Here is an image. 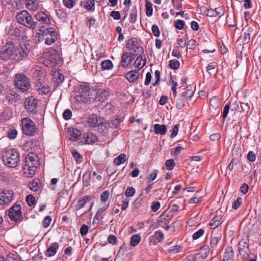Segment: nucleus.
<instances>
[{"label": "nucleus", "instance_id": "nucleus-1", "mask_svg": "<svg viewBox=\"0 0 261 261\" xmlns=\"http://www.w3.org/2000/svg\"><path fill=\"white\" fill-rule=\"evenodd\" d=\"M24 51L20 48H16L10 41L4 45L0 50V58L4 60H11L19 61L22 60Z\"/></svg>", "mask_w": 261, "mask_h": 261}, {"label": "nucleus", "instance_id": "nucleus-2", "mask_svg": "<svg viewBox=\"0 0 261 261\" xmlns=\"http://www.w3.org/2000/svg\"><path fill=\"white\" fill-rule=\"evenodd\" d=\"M59 53L55 49H50L43 53L42 56L39 57L38 61L49 67H53L59 63L60 60Z\"/></svg>", "mask_w": 261, "mask_h": 261}, {"label": "nucleus", "instance_id": "nucleus-3", "mask_svg": "<svg viewBox=\"0 0 261 261\" xmlns=\"http://www.w3.org/2000/svg\"><path fill=\"white\" fill-rule=\"evenodd\" d=\"M46 74L44 70L37 69L34 72V78L35 79V90L39 94H46L49 91V87L45 83Z\"/></svg>", "mask_w": 261, "mask_h": 261}, {"label": "nucleus", "instance_id": "nucleus-4", "mask_svg": "<svg viewBox=\"0 0 261 261\" xmlns=\"http://www.w3.org/2000/svg\"><path fill=\"white\" fill-rule=\"evenodd\" d=\"M45 36V43L47 45H51L54 43L58 39L57 33L53 28L44 29L39 30V32L36 34L35 39L36 43L41 42L43 37Z\"/></svg>", "mask_w": 261, "mask_h": 261}, {"label": "nucleus", "instance_id": "nucleus-5", "mask_svg": "<svg viewBox=\"0 0 261 261\" xmlns=\"http://www.w3.org/2000/svg\"><path fill=\"white\" fill-rule=\"evenodd\" d=\"M3 162L9 167H15L19 161V153L14 149H5L3 153Z\"/></svg>", "mask_w": 261, "mask_h": 261}, {"label": "nucleus", "instance_id": "nucleus-6", "mask_svg": "<svg viewBox=\"0 0 261 261\" xmlns=\"http://www.w3.org/2000/svg\"><path fill=\"white\" fill-rule=\"evenodd\" d=\"M15 86L22 92L28 91L31 87L29 79L22 73H17L15 75Z\"/></svg>", "mask_w": 261, "mask_h": 261}, {"label": "nucleus", "instance_id": "nucleus-7", "mask_svg": "<svg viewBox=\"0 0 261 261\" xmlns=\"http://www.w3.org/2000/svg\"><path fill=\"white\" fill-rule=\"evenodd\" d=\"M18 22L24 26L32 29L33 27V19L31 15L27 11H22L16 15Z\"/></svg>", "mask_w": 261, "mask_h": 261}, {"label": "nucleus", "instance_id": "nucleus-8", "mask_svg": "<svg viewBox=\"0 0 261 261\" xmlns=\"http://www.w3.org/2000/svg\"><path fill=\"white\" fill-rule=\"evenodd\" d=\"M209 251V247L204 246L199 250L198 252L192 256H189L183 261H202L207 256Z\"/></svg>", "mask_w": 261, "mask_h": 261}, {"label": "nucleus", "instance_id": "nucleus-9", "mask_svg": "<svg viewBox=\"0 0 261 261\" xmlns=\"http://www.w3.org/2000/svg\"><path fill=\"white\" fill-rule=\"evenodd\" d=\"M85 121L89 126L94 127L105 123L106 120L103 117L92 114L86 118Z\"/></svg>", "mask_w": 261, "mask_h": 261}, {"label": "nucleus", "instance_id": "nucleus-10", "mask_svg": "<svg viewBox=\"0 0 261 261\" xmlns=\"http://www.w3.org/2000/svg\"><path fill=\"white\" fill-rule=\"evenodd\" d=\"M33 153L30 152L25 158V164L23 168V174L25 177H32Z\"/></svg>", "mask_w": 261, "mask_h": 261}, {"label": "nucleus", "instance_id": "nucleus-11", "mask_svg": "<svg viewBox=\"0 0 261 261\" xmlns=\"http://www.w3.org/2000/svg\"><path fill=\"white\" fill-rule=\"evenodd\" d=\"M23 134L26 136H33V121L28 117L21 120Z\"/></svg>", "mask_w": 261, "mask_h": 261}, {"label": "nucleus", "instance_id": "nucleus-12", "mask_svg": "<svg viewBox=\"0 0 261 261\" xmlns=\"http://www.w3.org/2000/svg\"><path fill=\"white\" fill-rule=\"evenodd\" d=\"M13 195L14 192L12 190H3L2 192H0V204H8L12 201Z\"/></svg>", "mask_w": 261, "mask_h": 261}, {"label": "nucleus", "instance_id": "nucleus-13", "mask_svg": "<svg viewBox=\"0 0 261 261\" xmlns=\"http://www.w3.org/2000/svg\"><path fill=\"white\" fill-rule=\"evenodd\" d=\"M126 47L129 50H132L131 53H136L137 56L141 54L144 51L143 47L138 45L137 42L135 38H132L127 40Z\"/></svg>", "mask_w": 261, "mask_h": 261}, {"label": "nucleus", "instance_id": "nucleus-14", "mask_svg": "<svg viewBox=\"0 0 261 261\" xmlns=\"http://www.w3.org/2000/svg\"><path fill=\"white\" fill-rule=\"evenodd\" d=\"M10 219L14 221L18 220L21 216V207L18 204H14L8 211Z\"/></svg>", "mask_w": 261, "mask_h": 261}, {"label": "nucleus", "instance_id": "nucleus-15", "mask_svg": "<svg viewBox=\"0 0 261 261\" xmlns=\"http://www.w3.org/2000/svg\"><path fill=\"white\" fill-rule=\"evenodd\" d=\"M240 254L244 259H247L249 257V245L247 240H241L238 244Z\"/></svg>", "mask_w": 261, "mask_h": 261}, {"label": "nucleus", "instance_id": "nucleus-16", "mask_svg": "<svg viewBox=\"0 0 261 261\" xmlns=\"http://www.w3.org/2000/svg\"><path fill=\"white\" fill-rule=\"evenodd\" d=\"M136 56V53H124L121 57L120 65L124 68L127 67Z\"/></svg>", "mask_w": 261, "mask_h": 261}, {"label": "nucleus", "instance_id": "nucleus-17", "mask_svg": "<svg viewBox=\"0 0 261 261\" xmlns=\"http://www.w3.org/2000/svg\"><path fill=\"white\" fill-rule=\"evenodd\" d=\"M6 99L11 104H13L21 100L20 95L14 90H10L6 95Z\"/></svg>", "mask_w": 261, "mask_h": 261}, {"label": "nucleus", "instance_id": "nucleus-18", "mask_svg": "<svg viewBox=\"0 0 261 261\" xmlns=\"http://www.w3.org/2000/svg\"><path fill=\"white\" fill-rule=\"evenodd\" d=\"M223 261H234V251L232 247L228 246L225 248Z\"/></svg>", "mask_w": 261, "mask_h": 261}, {"label": "nucleus", "instance_id": "nucleus-19", "mask_svg": "<svg viewBox=\"0 0 261 261\" xmlns=\"http://www.w3.org/2000/svg\"><path fill=\"white\" fill-rule=\"evenodd\" d=\"M93 198L92 195H85L80 198L78 200V203L76 205V210H79L83 208L85 204L90 201Z\"/></svg>", "mask_w": 261, "mask_h": 261}, {"label": "nucleus", "instance_id": "nucleus-20", "mask_svg": "<svg viewBox=\"0 0 261 261\" xmlns=\"http://www.w3.org/2000/svg\"><path fill=\"white\" fill-rule=\"evenodd\" d=\"M59 247L58 243L55 242L51 244L45 252V255L48 257L54 256L57 251Z\"/></svg>", "mask_w": 261, "mask_h": 261}, {"label": "nucleus", "instance_id": "nucleus-21", "mask_svg": "<svg viewBox=\"0 0 261 261\" xmlns=\"http://www.w3.org/2000/svg\"><path fill=\"white\" fill-rule=\"evenodd\" d=\"M125 78L130 82H134L139 79V73L137 70H132L125 74Z\"/></svg>", "mask_w": 261, "mask_h": 261}, {"label": "nucleus", "instance_id": "nucleus-22", "mask_svg": "<svg viewBox=\"0 0 261 261\" xmlns=\"http://www.w3.org/2000/svg\"><path fill=\"white\" fill-rule=\"evenodd\" d=\"M85 143L87 144H90L97 141V136L92 133H87L84 134Z\"/></svg>", "mask_w": 261, "mask_h": 261}, {"label": "nucleus", "instance_id": "nucleus-23", "mask_svg": "<svg viewBox=\"0 0 261 261\" xmlns=\"http://www.w3.org/2000/svg\"><path fill=\"white\" fill-rule=\"evenodd\" d=\"M146 63V59L144 57L140 55L139 56L134 63V65L138 69H141L143 68Z\"/></svg>", "mask_w": 261, "mask_h": 261}, {"label": "nucleus", "instance_id": "nucleus-24", "mask_svg": "<svg viewBox=\"0 0 261 261\" xmlns=\"http://www.w3.org/2000/svg\"><path fill=\"white\" fill-rule=\"evenodd\" d=\"M36 20L40 22L41 23L47 24L49 22V19L47 15L43 12L38 13L35 15Z\"/></svg>", "mask_w": 261, "mask_h": 261}, {"label": "nucleus", "instance_id": "nucleus-25", "mask_svg": "<svg viewBox=\"0 0 261 261\" xmlns=\"http://www.w3.org/2000/svg\"><path fill=\"white\" fill-rule=\"evenodd\" d=\"M153 126L156 134L164 135L167 133V128L165 125L155 124Z\"/></svg>", "mask_w": 261, "mask_h": 261}, {"label": "nucleus", "instance_id": "nucleus-26", "mask_svg": "<svg viewBox=\"0 0 261 261\" xmlns=\"http://www.w3.org/2000/svg\"><path fill=\"white\" fill-rule=\"evenodd\" d=\"M33 99L32 97L30 96L27 98L24 101V108L28 113H31L33 112Z\"/></svg>", "mask_w": 261, "mask_h": 261}, {"label": "nucleus", "instance_id": "nucleus-27", "mask_svg": "<svg viewBox=\"0 0 261 261\" xmlns=\"http://www.w3.org/2000/svg\"><path fill=\"white\" fill-rule=\"evenodd\" d=\"M240 165V160L237 158H234L231 160L230 163L228 164L227 169L232 171L233 169H238Z\"/></svg>", "mask_w": 261, "mask_h": 261}, {"label": "nucleus", "instance_id": "nucleus-28", "mask_svg": "<svg viewBox=\"0 0 261 261\" xmlns=\"http://www.w3.org/2000/svg\"><path fill=\"white\" fill-rule=\"evenodd\" d=\"M89 89V87L85 84H81L75 88V90L77 92L78 94H86L88 93Z\"/></svg>", "mask_w": 261, "mask_h": 261}, {"label": "nucleus", "instance_id": "nucleus-29", "mask_svg": "<svg viewBox=\"0 0 261 261\" xmlns=\"http://www.w3.org/2000/svg\"><path fill=\"white\" fill-rule=\"evenodd\" d=\"M126 160V155L124 153L120 154L118 156L114 159V163L116 165H119L124 163Z\"/></svg>", "mask_w": 261, "mask_h": 261}, {"label": "nucleus", "instance_id": "nucleus-30", "mask_svg": "<svg viewBox=\"0 0 261 261\" xmlns=\"http://www.w3.org/2000/svg\"><path fill=\"white\" fill-rule=\"evenodd\" d=\"M101 66L103 70H110L113 67V65L110 60H106L101 62Z\"/></svg>", "mask_w": 261, "mask_h": 261}, {"label": "nucleus", "instance_id": "nucleus-31", "mask_svg": "<svg viewBox=\"0 0 261 261\" xmlns=\"http://www.w3.org/2000/svg\"><path fill=\"white\" fill-rule=\"evenodd\" d=\"M141 241V237L139 234H135L132 236L130 244L132 246H137Z\"/></svg>", "mask_w": 261, "mask_h": 261}, {"label": "nucleus", "instance_id": "nucleus-32", "mask_svg": "<svg viewBox=\"0 0 261 261\" xmlns=\"http://www.w3.org/2000/svg\"><path fill=\"white\" fill-rule=\"evenodd\" d=\"M8 33L10 36L18 37L20 35V30L17 27H12L10 28Z\"/></svg>", "mask_w": 261, "mask_h": 261}, {"label": "nucleus", "instance_id": "nucleus-33", "mask_svg": "<svg viewBox=\"0 0 261 261\" xmlns=\"http://www.w3.org/2000/svg\"><path fill=\"white\" fill-rule=\"evenodd\" d=\"M88 95L87 93L85 94H77L75 96L76 100L79 102H82L83 103H86L88 101Z\"/></svg>", "mask_w": 261, "mask_h": 261}, {"label": "nucleus", "instance_id": "nucleus-34", "mask_svg": "<svg viewBox=\"0 0 261 261\" xmlns=\"http://www.w3.org/2000/svg\"><path fill=\"white\" fill-rule=\"evenodd\" d=\"M145 1L146 14L147 16H150L152 14V7L151 3L148 0Z\"/></svg>", "mask_w": 261, "mask_h": 261}, {"label": "nucleus", "instance_id": "nucleus-35", "mask_svg": "<svg viewBox=\"0 0 261 261\" xmlns=\"http://www.w3.org/2000/svg\"><path fill=\"white\" fill-rule=\"evenodd\" d=\"M71 139L73 141H77L80 137L81 136V132L80 130L77 129H73V130L71 133Z\"/></svg>", "mask_w": 261, "mask_h": 261}, {"label": "nucleus", "instance_id": "nucleus-36", "mask_svg": "<svg viewBox=\"0 0 261 261\" xmlns=\"http://www.w3.org/2000/svg\"><path fill=\"white\" fill-rule=\"evenodd\" d=\"M137 10L136 7H134L130 14L129 21L131 23H135L137 20Z\"/></svg>", "mask_w": 261, "mask_h": 261}, {"label": "nucleus", "instance_id": "nucleus-37", "mask_svg": "<svg viewBox=\"0 0 261 261\" xmlns=\"http://www.w3.org/2000/svg\"><path fill=\"white\" fill-rule=\"evenodd\" d=\"M182 247L180 246H172L169 247L167 251L169 253H176L181 250Z\"/></svg>", "mask_w": 261, "mask_h": 261}, {"label": "nucleus", "instance_id": "nucleus-38", "mask_svg": "<svg viewBox=\"0 0 261 261\" xmlns=\"http://www.w3.org/2000/svg\"><path fill=\"white\" fill-rule=\"evenodd\" d=\"M155 238L158 240L159 242H161L164 238V234L161 231H155L154 235L150 237L149 239L152 241Z\"/></svg>", "mask_w": 261, "mask_h": 261}, {"label": "nucleus", "instance_id": "nucleus-39", "mask_svg": "<svg viewBox=\"0 0 261 261\" xmlns=\"http://www.w3.org/2000/svg\"><path fill=\"white\" fill-rule=\"evenodd\" d=\"M221 237L220 236H217V237H213L211 240V242H210V247L211 249H215L216 246H217V245Z\"/></svg>", "mask_w": 261, "mask_h": 261}, {"label": "nucleus", "instance_id": "nucleus-40", "mask_svg": "<svg viewBox=\"0 0 261 261\" xmlns=\"http://www.w3.org/2000/svg\"><path fill=\"white\" fill-rule=\"evenodd\" d=\"M54 78L55 79V81L58 84V85L62 83L64 80V76L59 72L55 73L54 74Z\"/></svg>", "mask_w": 261, "mask_h": 261}, {"label": "nucleus", "instance_id": "nucleus-41", "mask_svg": "<svg viewBox=\"0 0 261 261\" xmlns=\"http://www.w3.org/2000/svg\"><path fill=\"white\" fill-rule=\"evenodd\" d=\"M250 31L249 30L244 31L243 32V43L246 44L249 42L250 39Z\"/></svg>", "mask_w": 261, "mask_h": 261}, {"label": "nucleus", "instance_id": "nucleus-42", "mask_svg": "<svg viewBox=\"0 0 261 261\" xmlns=\"http://www.w3.org/2000/svg\"><path fill=\"white\" fill-rule=\"evenodd\" d=\"M63 5L69 9L72 8L76 4L74 0H63Z\"/></svg>", "mask_w": 261, "mask_h": 261}, {"label": "nucleus", "instance_id": "nucleus-43", "mask_svg": "<svg viewBox=\"0 0 261 261\" xmlns=\"http://www.w3.org/2000/svg\"><path fill=\"white\" fill-rule=\"evenodd\" d=\"M185 100L182 96L177 99L176 107L177 109H181L185 106Z\"/></svg>", "mask_w": 261, "mask_h": 261}, {"label": "nucleus", "instance_id": "nucleus-44", "mask_svg": "<svg viewBox=\"0 0 261 261\" xmlns=\"http://www.w3.org/2000/svg\"><path fill=\"white\" fill-rule=\"evenodd\" d=\"M135 193L136 190L135 188L131 187H128L125 191V195L126 197H132L134 195Z\"/></svg>", "mask_w": 261, "mask_h": 261}, {"label": "nucleus", "instance_id": "nucleus-45", "mask_svg": "<svg viewBox=\"0 0 261 261\" xmlns=\"http://www.w3.org/2000/svg\"><path fill=\"white\" fill-rule=\"evenodd\" d=\"M72 154L76 162L80 163L82 161V156L76 150H72Z\"/></svg>", "mask_w": 261, "mask_h": 261}, {"label": "nucleus", "instance_id": "nucleus-46", "mask_svg": "<svg viewBox=\"0 0 261 261\" xmlns=\"http://www.w3.org/2000/svg\"><path fill=\"white\" fill-rule=\"evenodd\" d=\"M97 127H98V131L100 134L105 135V134L108 132V128L107 125L106 124V122H105V123H103L101 125H98V126H97Z\"/></svg>", "mask_w": 261, "mask_h": 261}, {"label": "nucleus", "instance_id": "nucleus-47", "mask_svg": "<svg viewBox=\"0 0 261 261\" xmlns=\"http://www.w3.org/2000/svg\"><path fill=\"white\" fill-rule=\"evenodd\" d=\"M175 162L172 159L168 160L166 161L165 166L168 170H172L175 166Z\"/></svg>", "mask_w": 261, "mask_h": 261}, {"label": "nucleus", "instance_id": "nucleus-48", "mask_svg": "<svg viewBox=\"0 0 261 261\" xmlns=\"http://www.w3.org/2000/svg\"><path fill=\"white\" fill-rule=\"evenodd\" d=\"M179 66V63L176 60H171L169 61V67L172 69H177Z\"/></svg>", "mask_w": 261, "mask_h": 261}, {"label": "nucleus", "instance_id": "nucleus-49", "mask_svg": "<svg viewBox=\"0 0 261 261\" xmlns=\"http://www.w3.org/2000/svg\"><path fill=\"white\" fill-rule=\"evenodd\" d=\"M85 7L88 10H94V0H88L87 1Z\"/></svg>", "mask_w": 261, "mask_h": 261}, {"label": "nucleus", "instance_id": "nucleus-50", "mask_svg": "<svg viewBox=\"0 0 261 261\" xmlns=\"http://www.w3.org/2000/svg\"><path fill=\"white\" fill-rule=\"evenodd\" d=\"M17 135V131L15 129H10L8 132V137L10 139H15Z\"/></svg>", "mask_w": 261, "mask_h": 261}, {"label": "nucleus", "instance_id": "nucleus-51", "mask_svg": "<svg viewBox=\"0 0 261 261\" xmlns=\"http://www.w3.org/2000/svg\"><path fill=\"white\" fill-rule=\"evenodd\" d=\"M193 91L192 90L188 89L182 95V97L185 99L190 98L193 95Z\"/></svg>", "mask_w": 261, "mask_h": 261}, {"label": "nucleus", "instance_id": "nucleus-52", "mask_svg": "<svg viewBox=\"0 0 261 261\" xmlns=\"http://www.w3.org/2000/svg\"><path fill=\"white\" fill-rule=\"evenodd\" d=\"M33 147V141L30 140V141H27L25 142L23 145V149L25 150L29 151L30 150H32Z\"/></svg>", "mask_w": 261, "mask_h": 261}, {"label": "nucleus", "instance_id": "nucleus-53", "mask_svg": "<svg viewBox=\"0 0 261 261\" xmlns=\"http://www.w3.org/2000/svg\"><path fill=\"white\" fill-rule=\"evenodd\" d=\"M185 25V22L182 20H177L174 22V27L178 30H182Z\"/></svg>", "mask_w": 261, "mask_h": 261}, {"label": "nucleus", "instance_id": "nucleus-54", "mask_svg": "<svg viewBox=\"0 0 261 261\" xmlns=\"http://www.w3.org/2000/svg\"><path fill=\"white\" fill-rule=\"evenodd\" d=\"M97 94L101 98H107L109 96V92L106 89H99L97 92Z\"/></svg>", "mask_w": 261, "mask_h": 261}, {"label": "nucleus", "instance_id": "nucleus-55", "mask_svg": "<svg viewBox=\"0 0 261 261\" xmlns=\"http://www.w3.org/2000/svg\"><path fill=\"white\" fill-rule=\"evenodd\" d=\"M151 31L155 37H159L160 35V31L159 27L156 24H153L151 27Z\"/></svg>", "mask_w": 261, "mask_h": 261}, {"label": "nucleus", "instance_id": "nucleus-56", "mask_svg": "<svg viewBox=\"0 0 261 261\" xmlns=\"http://www.w3.org/2000/svg\"><path fill=\"white\" fill-rule=\"evenodd\" d=\"M242 199L241 197H238V198L234 200L232 204V207L233 209H237L242 203Z\"/></svg>", "mask_w": 261, "mask_h": 261}, {"label": "nucleus", "instance_id": "nucleus-57", "mask_svg": "<svg viewBox=\"0 0 261 261\" xmlns=\"http://www.w3.org/2000/svg\"><path fill=\"white\" fill-rule=\"evenodd\" d=\"M110 193L109 191L103 192L100 195V199L102 202H106L109 198Z\"/></svg>", "mask_w": 261, "mask_h": 261}, {"label": "nucleus", "instance_id": "nucleus-58", "mask_svg": "<svg viewBox=\"0 0 261 261\" xmlns=\"http://www.w3.org/2000/svg\"><path fill=\"white\" fill-rule=\"evenodd\" d=\"M204 233V230L202 229H199L197 231L193 234V240H197L201 237Z\"/></svg>", "mask_w": 261, "mask_h": 261}, {"label": "nucleus", "instance_id": "nucleus-59", "mask_svg": "<svg viewBox=\"0 0 261 261\" xmlns=\"http://www.w3.org/2000/svg\"><path fill=\"white\" fill-rule=\"evenodd\" d=\"M231 102V101H230L224 108L222 117L224 118H226L228 115Z\"/></svg>", "mask_w": 261, "mask_h": 261}, {"label": "nucleus", "instance_id": "nucleus-60", "mask_svg": "<svg viewBox=\"0 0 261 261\" xmlns=\"http://www.w3.org/2000/svg\"><path fill=\"white\" fill-rule=\"evenodd\" d=\"M7 261H22L14 254H8L6 258Z\"/></svg>", "mask_w": 261, "mask_h": 261}, {"label": "nucleus", "instance_id": "nucleus-61", "mask_svg": "<svg viewBox=\"0 0 261 261\" xmlns=\"http://www.w3.org/2000/svg\"><path fill=\"white\" fill-rule=\"evenodd\" d=\"M71 116H72V112L69 109H67V110H65L63 114V117L65 120H69V119L71 118Z\"/></svg>", "mask_w": 261, "mask_h": 261}, {"label": "nucleus", "instance_id": "nucleus-62", "mask_svg": "<svg viewBox=\"0 0 261 261\" xmlns=\"http://www.w3.org/2000/svg\"><path fill=\"white\" fill-rule=\"evenodd\" d=\"M214 11L216 16H219L220 17L224 14L223 9L221 7L215 8Z\"/></svg>", "mask_w": 261, "mask_h": 261}, {"label": "nucleus", "instance_id": "nucleus-63", "mask_svg": "<svg viewBox=\"0 0 261 261\" xmlns=\"http://www.w3.org/2000/svg\"><path fill=\"white\" fill-rule=\"evenodd\" d=\"M89 228L87 225L86 224H83L82 225L80 229V233L82 236H85L88 232Z\"/></svg>", "mask_w": 261, "mask_h": 261}, {"label": "nucleus", "instance_id": "nucleus-64", "mask_svg": "<svg viewBox=\"0 0 261 261\" xmlns=\"http://www.w3.org/2000/svg\"><path fill=\"white\" fill-rule=\"evenodd\" d=\"M51 221V218L50 216H46L43 221V225L45 228L47 227Z\"/></svg>", "mask_w": 261, "mask_h": 261}]
</instances>
